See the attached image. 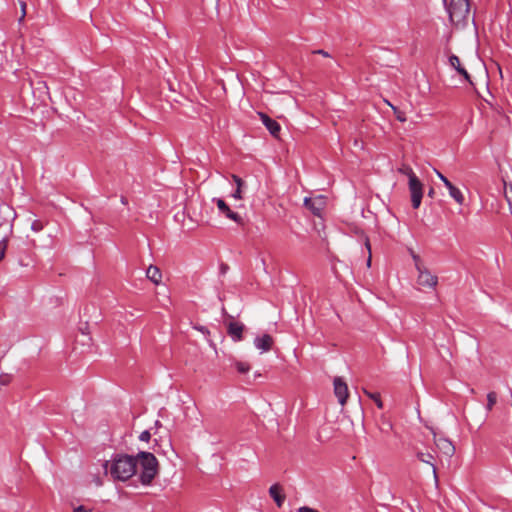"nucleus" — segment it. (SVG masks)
<instances>
[{
    "label": "nucleus",
    "mask_w": 512,
    "mask_h": 512,
    "mask_svg": "<svg viewBox=\"0 0 512 512\" xmlns=\"http://www.w3.org/2000/svg\"><path fill=\"white\" fill-rule=\"evenodd\" d=\"M106 474L115 481H126L136 474V460L133 456L118 454L103 464Z\"/></svg>",
    "instance_id": "f257e3e1"
},
{
    "label": "nucleus",
    "mask_w": 512,
    "mask_h": 512,
    "mask_svg": "<svg viewBox=\"0 0 512 512\" xmlns=\"http://www.w3.org/2000/svg\"><path fill=\"white\" fill-rule=\"evenodd\" d=\"M136 472L139 473L140 482L149 485L159 472V463L154 454L141 451L136 457Z\"/></svg>",
    "instance_id": "f03ea898"
},
{
    "label": "nucleus",
    "mask_w": 512,
    "mask_h": 512,
    "mask_svg": "<svg viewBox=\"0 0 512 512\" xmlns=\"http://www.w3.org/2000/svg\"><path fill=\"white\" fill-rule=\"evenodd\" d=\"M450 21L455 25L465 24L470 15L468 0H450L446 5Z\"/></svg>",
    "instance_id": "7ed1b4c3"
},
{
    "label": "nucleus",
    "mask_w": 512,
    "mask_h": 512,
    "mask_svg": "<svg viewBox=\"0 0 512 512\" xmlns=\"http://www.w3.org/2000/svg\"><path fill=\"white\" fill-rule=\"evenodd\" d=\"M415 267L418 271L417 284L424 288H435L438 283V278L426 269L420 261L419 256L413 255Z\"/></svg>",
    "instance_id": "20e7f679"
},
{
    "label": "nucleus",
    "mask_w": 512,
    "mask_h": 512,
    "mask_svg": "<svg viewBox=\"0 0 512 512\" xmlns=\"http://www.w3.org/2000/svg\"><path fill=\"white\" fill-rule=\"evenodd\" d=\"M411 202L414 209L419 208L423 197V185L417 176L408 179Z\"/></svg>",
    "instance_id": "39448f33"
},
{
    "label": "nucleus",
    "mask_w": 512,
    "mask_h": 512,
    "mask_svg": "<svg viewBox=\"0 0 512 512\" xmlns=\"http://www.w3.org/2000/svg\"><path fill=\"white\" fill-rule=\"evenodd\" d=\"M304 205L307 207L314 215L321 216L322 211L326 205L325 197L319 195L314 198L306 197L304 199Z\"/></svg>",
    "instance_id": "423d86ee"
},
{
    "label": "nucleus",
    "mask_w": 512,
    "mask_h": 512,
    "mask_svg": "<svg viewBox=\"0 0 512 512\" xmlns=\"http://www.w3.org/2000/svg\"><path fill=\"white\" fill-rule=\"evenodd\" d=\"M334 393L338 402L343 406L349 396L348 386L340 377H336L333 382Z\"/></svg>",
    "instance_id": "0eeeda50"
},
{
    "label": "nucleus",
    "mask_w": 512,
    "mask_h": 512,
    "mask_svg": "<svg viewBox=\"0 0 512 512\" xmlns=\"http://www.w3.org/2000/svg\"><path fill=\"white\" fill-rule=\"evenodd\" d=\"M214 201H215L220 213H222L228 219H230L238 224L243 223L242 217L238 213L233 212L223 199L215 198Z\"/></svg>",
    "instance_id": "6e6552de"
},
{
    "label": "nucleus",
    "mask_w": 512,
    "mask_h": 512,
    "mask_svg": "<svg viewBox=\"0 0 512 512\" xmlns=\"http://www.w3.org/2000/svg\"><path fill=\"white\" fill-rule=\"evenodd\" d=\"M434 443L437 449L447 457H452L455 452V447L452 442L446 438L434 436Z\"/></svg>",
    "instance_id": "1a4fd4ad"
},
{
    "label": "nucleus",
    "mask_w": 512,
    "mask_h": 512,
    "mask_svg": "<svg viewBox=\"0 0 512 512\" xmlns=\"http://www.w3.org/2000/svg\"><path fill=\"white\" fill-rule=\"evenodd\" d=\"M273 343V338L269 334H263L254 339V346L260 350L261 353L268 352L272 348Z\"/></svg>",
    "instance_id": "9d476101"
},
{
    "label": "nucleus",
    "mask_w": 512,
    "mask_h": 512,
    "mask_svg": "<svg viewBox=\"0 0 512 512\" xmlns=\"http://www.w3.org/2000/svg\"><path fill=\"white\" fill-rule=\"evenodd\" d=\"M448 62H449V65L455 69L457 71V73L461 76H463V78L471 83V79H470V75L469 73L467 72V70L465 69V67L462 65L460 59L458 56L452 54L448 57Z\"/></svg>",
    "instance_id": "9b49d317"
},
{
    "label": "nucleus",
    "mask_w": 512,
    "mask_h": 512,
    "mask_svg": "<svg viewBox=\"0 0 512 512\" xmlns=\"http://www.w3.org/2000/svg\"><path fill=\"white\" fill-rule=\"evenodd\" d=\"M259 117L264 124V126L268 129V131L271 133L272 136L278 137L280 132V125L275 120L271 119L269 116H267L264 113H258Z\"/></svg>",
    "instance_id": "f8f14e48"
},
{
    "label": "nucleus",
    "mask_w": 512,
    "mask_h": 512,
    "mask_svg": "<svg viewBox=\"0 0 512 512\" xmlns=\"http://www.w3.org/2000/svg\"><path fill=\"white\" fill-rule=\"evenodd\" d=\"M245 326L240 322L232 321L228 324V334L233 339V341L238 342L241 341L243 336Z\"/></svg>",
    "instance_id": "ddd939ff"
},
{
    "label": "nucleus",
    "mask_w": 512,
    "mask_h": 512,
    "mask_svg": "<svg viewBox=\"0 0 512 512\" xmlns=\"http://www.w3.org/2000/svg\"><path fill=\"white\" fill-rule=\"evenodd\" d=\"M269 494L278 507L283 505L285 501V495L282 492V488L278 484H274L269 488Z\"/></svg>",
    "instance_id": "4468645a"
},
{
    "label": "nucleus",
    "mask_w": 512,
    "mask_h": 512,
    "mask_svg": "<svg viewBox=\"0 0 512 512\" xmlns=\"http://www.w3.org/2000/svg\"><path fill=\"white\" fill-rule=\"evenodd\" d=\"M146 277L155 285H159L162 281V273L157 266L150 265L146 271Z\"/></svg>",
    "instance_id": "2eb2a0df"
},
{
    "label": "nucleus",
    "mask_w": 512,
    "mask_h": 512,
    "mask_svg": "<svg viewBox=\"0 0 512 512\" xmlns=\"http://www.w3.org/2000/svg\"><path fill=\"white\" fill-rule=\"evenodd\" d=\"M416 456L419 461L431 465L434 478L437 481V472H436V467L433 463V459H434L433 455L430 453L418 452L416 454Z\"/></svg>",
    "instance_id": "dca6fc26"
},
{
    "label": "nucleus",
    "mask_w": 512,
    "mask_h": 512,
    "mask_svg": "<svg viewBox=\"0 0 512 512\" xmlns=\"http://www.w3.org/2000/svg\"><path fill=\"white\" fill-rule=\"evenodd\" d=\"M232 179L236 184V190L232 194V197L236 200H241L243 198L242 196V188L244 186L243 180L238 177L237 175H232Z\"/></svg>",
    "instance_id": "f3484780"
},
{
    "label": "nucleus",
    "mask_w": 512,
    "mask_h": 512,
    "mask_svg": "<svg viewBox=\"0 0 512 512\" xmlns=\"http://www.w3.org/2000/svg\"><path fill=\"white\" fill-rule=\"evenodd\" d=\"M449 195L459 204L462 205L464 203V195L463 193L454 185H451L448 188Z\"/></svg>",
    "instance_id": "a211bd4d"
},
{
    "label": "nucleus",
    "mask_w": 512,
    "mask_h": 512,
    "mask_svg": "<svg viewBox=\"0 0 512 512\" xmlns=\"http://www.w3.org/2000/svg\"><path fill=\"white\" fill-rule=\"evenodd\" d=\"M364 393H365V394H366L370 399H372V400L375 402V404L377 405V407H378L379 409H382V408H383V403H382V401H381V399H380V395H379L378 393H372V392H370V391H368V390H366V389H364Z\"/></svg>",
    "instance_id": "6ab92c4d"
},
{
    "label": "nucleus",
    "mask_w": 512,
    "mask_h": 512,
    "mask_svg": "<svg viewBox=\"0 0 512 512\" xmlns=\"http://www.w3.org/2000/svg\"><path fill=\"white\" fill-rule=\"evenodd\" d=\"M497 401V394L495 392H489L487 394V405L486 409L487 411H491L493 406L496 404Z\"/></svg>",
    "instance_id": "aec40b11"
},
{
    "label": "nucleus",
    "mask_w": 512,
    "mask_h": 512,
    "mask_svg": "<svg viewBox=\"0 0 512 512\" xmlns=\"http://www.w3.org/2000/svg\"><path fill=\"white\" fill-rule=\"evenodd\" d=\"M399 173L405 175L408 177V179H411V177H415L416 174L414 173V171L412 170V168L408 165H402L399 169H398Z\"/></svg>",
    "instance_id": "412c9836"
},
{
    "label": "nucleus",
    "mask_w": 512,
    "mask_h": 512,
    "mask_svg": "<svg viewBox=\"0 0 512 512\" xmlns=\"http://www.w3.org/2000/svg\"><path fill=\"white\" fill-rule=\"evenodd\" d=\"M235 367H236L237 371L241 374H245L250 370V365L246 362L238 361L235 363Z\"/></svg>",
    "instance_id": "4be33fe9"
},
{
    "label": "nucleus",
    "mask_w": 512,
    "mask_h": 512,
    "mask_svg": "<svg viewBox=\"0 0 512 512\" xmlns=\"http://www.w3.org/2000/svg\"><path fill=\"white\" fill-rule=\"evenodd\" d=\"M12 375L7 373H1L0 374V386H7L12 381Z\"/></svg>",
    "instance_id": "5701e85b"
},
{
    "label": "nucleus",
    "mask_w": 512,
    "mask_h": 512,
    "mask_svg": "<svg viewBox=\"0 0 512 512\" xmlns=\"http://www.w3.org/2000/svg\"><path fill=\"white\" fill-rule=\"evenodd\" d=\"M389 105L392 107V109H393V111H394V113H395V115H396V118H397L400 122H405V121H406V116H405V114H404L403 112L399 111L396 107L392 106L391 104H389Z\"/></svg>",
    "instance_id": "b1692460"
},
{
    "label": "nucleus",
    "mask_w": 512,
    "mask_h": 512,
    "mask_svg": "<svg viewBox=\"0 0 512 512\" xmlns=\"http://www.w3.org/2000/svg\"><path fill=\"white\" fill-rule=\"evenodd\" d=\"M43 223L39 220H35L33 221L32 225H31V229L35 232H39L43 229Z\"/></svg>",
    "instance_id": "393cba45"
},
{
    "label": "nucleus",
    "mask_w": 512,
    "mask_h": 512,
    "mask_svg": "<svg viewBox=\"0 0 512 512\" xmlns=\"http://www.w3.org/2000/svg\"><path fill=\"white\" fill-rule=\"evenodd\" d=\"M437 176L443 182L445 187L448 189L451 185H453L442 173L437 172Z\"/></svg>",
    "instance_id": "a878e982"
},
{
    "label": "nucleus",
    "mask_w": 512,
    "mask_h": 512,
    "mask_svg": "<svg viewBox=\"0 0 512 512\" xmlns=\"http://www.w3.org/2000/svg\"><path fill=\"white\" fill-rule=\"evenodd\" d=\"M365 246L368 250V259H367V266L369 267L371 265V246H370V242H369V239L367 237H365Z\"/></svg>",
    "instance_id": "bb28decb"
},
{
    "label": "nucleus",
    "mask_w": 512,
    "mask_h": 512,
    "mask_svg": "<svg viewBox=\"0 0 512 512\" xmlns=\"http://www.w3.org/2000/svg\"><path fill=\"white\" fill-rule=\"evenodd\" d=\"M151 438V434L148 430H145L143 431L140 435H139V440L140 441H144V442H148Z\"/></svg>",
    "instance_id": "cd10ccee"
},
{
    "label": "nucleus",
    "mask_w": 512,
    "mask_h": 512,
    "mask_svg": "<svg viewBox=\"0 0 512 512\" xmlns=\"http://www.w3.org/2000/svg\"><path fill=\"white\" fill-rule=\"evenodd\" d=\"M6 249V241L3 239L0 241V260L4 257Z\"/></svg>",
    "instance_id": "c85d7f7f"
},
{
    "label": "nucleus",
    "mask_w": 512,
    "mask_h": 512,
    "mask_svg": "<svg viewBox=\"0 0 512 512\" xmlns=\"http://www.w3.org/2000/svg\"><path fill=\"white\" fill-rule=\"evenodd\" d=\"M20 6H21V11H22L20 21H22L26 15V3L23 1H20Z\"/></svg>",
    "instance_id": "c756f323"
},
{
    "label": "nucleus",
    "mask_w": 512,
    "mask_h": 512,
    "mask_svg": "<svg viewBox=\"0 0 512 512\" xmlns=\"http://www.w3.org/2000/svg\"><path fill=\"white\" fill-rule=\"evenodd\" d=\"M298 512H318V511L313 508H310L308 506H302L298 509Z\"/></svg>",
    "instance_id": "7c9ffc66"
},
{
    "label": "nucleus",
    "mask_w": 512,
    "mask_h": 512,
    "mask_svg": "<svg viewBox=\"0 0 512 512\" xmlns=\"http://www.w3.org/2000/svg\"><path fill=\"white\" fill-rule=\"evenodd\" d=\"M74 512H90L83 505L77 506L74 508Z\"/></svg>",
    "instance_id": "2f4dec72"
},
{
    "label": "nucleus",
    "mask_w": 512,
    "mask_h": 512,
    "mask_svg": "<svg viewBox=\"0 0 512 512\" xmlns=\"http://www.w3.org/2000/svg\"><path fill=\"white\" fill-rule=\"evenodd\" d=\"M196 329H197L198 331H200L201 333H203V334H208V333H209V332H208V330H207V328H206V327H204V326L196 327Z\"/></svg>",
    "instance_id": "473e14b6"
},
{
    "label": "nucleus",
    "mask_w": 512,
    "mask_h": 512,
    "mask_svg": "<svg viewBox=\"0 0 512 512\" xmlns=\"http://www.w3.org/2000/svg\"><path fill=\"white\" fill-rule=\"evenodd\" d=\"M316 53L321 54V55H323L325 57L329 56V54L326 51H324V50H318V51H316Z\"/></svg>",
    "instance_id": "72a5a7b5"
},
{
    "label": "nucleus",
    "mask_w": 512,
    "mask_h": 512,
    "mask_svg": "<svg viewBox=\"0 0 512 512\" xmlns=\"http://www.w3.org/2000/svg\"><path fill=\"white\" fill-rule=\"evenodd\" d=\"M82 336L86 337L88 341L90 340V338L88 337V335H87V334H85L84 332L82 333Z\"/></svg>",
    "instance_id": "f704fd0d"
}]
</instances>
